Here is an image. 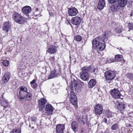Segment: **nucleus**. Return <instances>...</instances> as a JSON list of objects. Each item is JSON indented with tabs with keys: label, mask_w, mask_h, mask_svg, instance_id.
I'll return each mask as SVG.
<instances>
[{
	"label": "nucleus",
	"mask_w": 133,
	"mask_h": 133,
	"mask_svg": "<svg viewBox=\"0 0 133 133\" xmlns=\"http://www.w3.org/2000/svg\"><path fill=\"white\" fill-rule=\"evenodd\" d=\"M126 76L129 79L133 81V74L131 73H128L126 74Z\"/></svg>",
	"instance_id": "obj_34"
},
{
	"label": "nucleus",
	"mask_w": 133,
	"mask_h": 133,
	"mask_svg": "<svg viewBox=\"0 0 133 133\" xmlns=\"http://www.w3.org/2000/svg\"><path fill=\"white\" fill-rule=\"evenodd\" d=\"M122 27H121L119 26L117 27L115 29V31L117 33L119 34L121 33L122 32Z\"/></svg>",
	"instance_id": "obj_36"
},
{
	"label": "nucleus",
	"mask_w": 133,
	"mask_h": 133,
	"mask_svg": "<svg viewBox=\"0 0 133 133\" xmlns=\"http://www.w3.org/2000/svg\"><path fill=\"white\" fill-rule=\"evenodd\" d=\"M65 22L66 23V24H67V25L69 24L70 25H71V24H70V22L68 20H66L65 21Z\"/></svg>",
	"instance_id": "obj_44"
},
{
	"label": "nucleus",
	"mask_w": 133,
	"mask_h": 133,
	"mask_svg": "<svg viewBox=\"0 0 133 133\" xmlns=\"http://www.w3.org/2000/svg\"><path fill=\"white\" fill-rule=\"evenodd\" d=\"M90 70V72L91 73H94V74H96L97 72V69L94 66H91V68Z\"/></svg>",
	"instance_id": "obj_33"
},
{
	"label": "nucleus",
	"mask_w": 133,
	"mask_h": 133,
	"mask_svg": "<svg viewBox=\"0 0 133 133\" xmlns=\"http://www.w3.org/2000/svg\"><path fill=\"white\" fill-rule=\"evenodd\" d=\"M99 39L98 37L94 39L92 42V45L93 47L98 48L99 51H102L105 48V45L104 43L100 42Z\"/></svg>",
	"instance_id": "obj_5"
},
{
	"label": "nucleus",
	"mask_w": 133,
	"mask_h": 133,
	"mask_svg": "<svg viewBox=\"0 0 133 133\" xmlns=\"http://www.w3.org/2000/svg\"><path fill=\"white\" fill-rule=\"evenodd\" d=\"M105 115L108 118H111L112 117V113L109 110L106 111L105 112Z\"/></svg>",
	"instance_id": "obj_31"
},
{
	"label": "nucleus",
	"mask_w": 133,
	"mask_h": 133,
	"mask_svg": "<svg viewBox=\"0 0 133 133\" xmlns=\"http://www.w3.org/2000/svg\"><path fill=\"white\" fill-rule=\"evenodd\" d=\"M105 5V0H99V1L97 8L99 10L102 9Z\"/></svg>",
	"instance_id": "obj_22"
},
{
	"label": "nucleus",
	"mask_w": 133,
	"mask_h": 133,
	"mask_svg": "<svg viewBox=\"0 0 133 133\" xmlns=\"http://www.w3.org/2000/svg\"><path fill=\"white\" fill-rule=\"evenodd\" d=\"M110 32L109 31L107 30L103 33L101 37V40L103 42L105 43L107 41L109 37Z\"/></svg>",
	"instance_id": "obj_12"
},
{
	"label": "nucleus",
	"mask_w": 133,
	"mask_h": 133,
	"mask_svg": "<svg viewBox=\"0 0 133 133\" xmlns=\"http://www.w3.org/2000/svg\"><path fill=\"white\" fill-rule=\"evenodd\" d=\"M72 87L70 88L71 91L70 94V100L71 103L74 106L76 107L77 106V98L76 94L73 91V88Z\"/></svg>",
	"instance_id": "obj_7"
},
{
	"label": "nucleus",
	"mask_w": 133,
	"mask_h": 133,
	"mask_svg": "<svg viewBox=\"0 0 133 133\" xmlns=\"http://www.w3.org/2000/svg\"><path fill=\"white\" fill-rule=\"evenodd\" d=\"M110 93L112 97L115 99L120 98L122 95L119 91L115 88L110 90Z\"/></svg>",
	"instance_id": "obj_8"
},
{
	"label": "nucleus",
	"mask_w": 133,
	"mask_h": 133,
	"mask_svg": "<svg viewBox=\"0 0 133 133\" xmlns=\"http://www.w3.org/2000/svg\"><path fill=\"white\" fill-rule=\"evenodd\" d=\"M78 121L81 124L84 125L87 122V119L84 116L78 117L77 119Z\"/></svg>",
	"instance_id": "obj_25"
},
{
	"label": "nucleus",
	"mask_w": 133,
	"mask_h": 133,
	"mask_svg": "<svg viewBox=\"0 0 133 133\" xmlns=\"http://www.w3.org/2000/svg\"><path fill=\"white\" fill-rule=\"evenodd\" d=\"M10 74L8 73H5L4 74L2 78V81L5 83H7L9 81L10 77Z\"/></svg>",
	"instance_id": "obj_24"
},
{
	"label": "nucleus",
	"mask_w": 133,
	"mask_h": 133,
	"mask_svg": "<svg viewBox=\"0 0 133 133\" xmlns=\"http://www.w3.org/2000/svg\"><path fill=\"white\" fill-rule=\"evenodd\" d=\"M117 2V0H108L109 3L112 5L116 3Z\"/></svg>",
	"instance_id": "obj_40"
},
{
	"label": "nucleus",
	"mask_w": 133,
	"mask_h": 133,
	"mask_svg": "<svg viewBox=\"0 0 133 133\" xmlns=\"http://www.w3.org/2000/svg\"><path fill=\"white\" fill-rule=\"evenodd\" d=\"M116 102L118 104L117 106L118 110L122 113L124 111L126 105L122 102H119L118 101H117Z\"/></svg>",
	"instance_id": "obj_15"
},
{
	"label": "nucleus",
	"mask_w": 133,
	"mask_h": 133,
	"mask_svg": "<svg viewBox=\"0 0 133 133\" xmlns=\"http://www.w3.org/2000/svg\"><path fill=\"white\" fill-rule=\"evenodd\" d=\"M27 89L25 86H21L19 87L18 90L17 97L20 101L23 99L30 101L32 98V94L27 92Z\"/></svg>",
	"instance_id": "obj_1"
},
{
	"label": "nucleus",
	"mask_w": 133,
	"mask_h": 133,
	"mask_svg": "<svg viewBox=\"0 0 133 133\" xmlns=\"http://www.w3.org/2000/svg\"><path fill=\"white\" fill-rule=\"evenodd\" d=\"M37 84H35L33 85L32 88L33 89H36L37 88Z\"/></svg>",
	"instance_id": "obj_43"
},
{
	"label": "nucleus",
	"mask_w": 133,
	"mask_h": 133,
	"mask_svg": "<svg viewBox=\"0 0 133 133\" xmlns=\"http://www.w3.org/2000/svg\"><path fill=\"white\" fill-rule=\"evenodd\" d=\"M21 130L13 129L10 132V133H21Z\"/></svg>",
	"instance_id": "obj_35"
},
{
	"label": "nucleus",
	"mask_w": 133,
	"mask_h": 133,
	"mask_svg": "<svg viewBox=\"0 0 133 133\" xmlns=\"http://www.w3.org/2000/svg\"><path fill=\"white\" fill-rule=\"evenodd\" d=\"M55 60V56L50 57L49 58V60L52 63L54 62Z\"/></svg>",
	"instance_id": "obj_41"
},
{
	"label": "nucleus",
	"mask_w": 133,
	"mask_h": 133,
	"mask_svg": "<svg viewBox=\"0 0 133 133\" xmlns=\"http://www.w3.org/2000/svg\"><path fill=\"white\" fill-rule=\"evenodd\" d=\"M132 15V14H131L130 15V16H131Z\"/></svg>",
	"instance_id": "obj_48"
},
{
	"label": "nucleus",
	"mask_w": 133,
	"mask_h": 133,
	"mask_svg": "<svg viewBox=\"0 0 133 133\" xmlns=\"http://www.w3.org/2000/svg\"><path fill=\"white\" fill-rule=\"evenodd\" d=\"M104 122L106 123H107V119L106 118H104Z\"/></svg>",
	"instance_id": "obj_46"
},
{
	"label": "nucleus",
	"mask_w": 133,
	"mask_h": 133,
	"mask_svg": "<svg viewBox=\"0 0 133 133\" xmlns=\"http://www.w3.org/2000/svg\"><path fill=\"white\" fill-rule=\"evenodd\" d=\"M96 81L94 79H92L90 80L89 81L88 86L89 88H93L96 84Z\"/></svg>",
	"instance_id": "obj_23"
},
{
	"label": "nucleus",
	"mask_w": 133,
	"mask_h": 133,
	"mask_svg": "<svg viewBox=\"0 0 133 133\" xmlns=\"http://www.w3.org/2000/svg\"><path fill=\"white\" fill-rule=\"evenodd\" d=\"M31 119L32 121L34 122L36 121L37 119V118L35 116L32 117Z\"/></svg>",
	"instance_id": "obj_42"
},
{
	"label": "nucleus",
	"mask_w": 133,
	"mask_h": 133,
	"mask_svg": "<svg viewBox=\"0 0 133 133\" xmlns=\"http://www.w3.org/2000/svg\"><path fill=\"white\" fill-rule=\"evenodd\" d=\"M47 100L44 98H42L38 101V106L39 110L41 111L44 109Z\"/></svg>",
	"instance_id": "obj_9"
},
{
	"label": "nucleus",
	"mask_w": 133,
	"mask_h": 133,
	"mask_svg": "<svg viewBox=\"0 0 133 133\" xmlns=\"http://www.w3.org/2000/svg\"><path fill=\"white\" fill-rule=\"evenodd\" d=\"M71 128L73 131L76 132L77 131L78 125L77 123L75 121H73L71 123Z\"/></svg>",
	"instance_id": "obj_26"
},
{
	"label": "nucleus",
	"mask_w": 133,
	"mask_h": 133,
	"mask_svg": "<svg viewBox=\"0 0 133 133\" xmlns=\"http://www.w3.org/2000/svg\"><path fill=\"white\" fill-rule=\"evenodd\" d=\"M58 47V45H51L48 47L47 51L50 54H54L56 52Z\"/></svg>",
	"instance_id": "obj_13"
},
{
	"label": "nucleus",
	"mask_w": 133,
	"mask_h": 133,
	"mask_svg": "<svg viewBox=\"0 0 133 133\" xmlns=\"http://www.w3.org/2000/svg\"><path fill=\"white\" fill-rule=\"evenodd\" d=\"M89 74L88 73L85 72L81 71L80 73V77L83 80L87 81L89 78Z\"/></svg>",
	"instance_id": "obj_19"
},
{
	"label": "nucleus",
	"mask_w": 133,
	"mask_h": 133,
	"mask_svg": "<svg viewBox=\"0 0 133 133\" xmlns=\"http://www.w3.org/2000/svg\"><path fill=\"white\" fill-rule=\"evenodd\" d=\"M95 114L96 115H100L103 110V107L101 104H98L94 107Z\"/></svg>",
	"instance_id": "obj_10"
},
{
	"label": "nucleus",
	"mask_w": 133,
	"mask_h": 133,
	"mask_svg": "<svg viewBox=\"0 0 133 133\" xmlns=\"http://www.w3.org/2000/svg\"><path fill=\"white\" fill-rule=\"evenodd\" d=\"M118 124L116 123L114 124L111 127V129L112 130H116L118 128Z\"/></svg>",
	"instance_id": "obj_38"
},
{
	"label": "nucleus",
	"mask_w": 133,
	"mask_h": 133,
	"mask_svg": "<svg viewBox=\"0 0 133 133\" xmlns=\"http://www.w3.org/2000/svg\"><path fill=\"white\" fill-rule=\"evenodd\" d=\"M115 58L116 61L117 62L121 61L123 63H125V61L123 59V57L122 55L118 54L115 56Z\"/></svg>",
	"instance_id": "obj_21"
},
{
	"label": "nucleus",
	"mask_w": 133,
	"mask_h": 133,
	"mask_svg": "<svg viewBox=\"0 0 133 133\" xmlns=\"http://www.w3.org/2000/svg\"><path fill=\"white\" fill-rule=\"evenodd\" d=\"M54 109L51 104H46L45 108L46 115L49 116L52 115Z\"/></svg>",
	"instance_id": "obj_11"
},
{
	"label": "nucleus",
	"mask_w": 133,
	"mask_h": 133,
	"mask_svg": "<svg viewBox=\"0 0 133 133\" xmlns=\"http://www.w3.org/2000/svg\"><path fill=\"white\" fill-rule=\"evenodd\" d=\"M74 40L77 42H80L82 40V37L79 35H76L74 36Z\"/></svg>",
	"instance_id": "obj_29"
},
{
	"label": "nucleus",
	"mask_w": 133,
	"mask_h": 133,
	"mask_svg": "<svg viewBox=\"0 0 133 133\" xmlns=\"http://www.w3.org/2000/svg\"><path fill=\"white\" fill-rule=\"evenodd\" d=\"M32 11L31 8L29 6H25L23 7L21 9L22 12L26 15H28Z\"/></svg>",
	"instance_id": "obj_14"
},
{
	"label": "nucleus",
	"mask_w": 133,
	"mask_h": 133,
	"mask_svg": "<svg viewBox=\"0 0 133 133\" xmlns=\"http://www.w3.org/2000/svg\"><path fill=\"white\" fill-rule=\"evenodd\" d=\"M78 10L75 7H72L69 9L68 13L69 15L71 16H76L78 13Z\"/></svg>",
	"instance_id": "obj_18"
},
{
	"label": "nucleus",
	"mask_w": 133,
	"mask_h": 133,
	"mask_svg": "<svg viewBox=\"0 0 133 133\" xmlns=\"http://www.w3.org/2000/svg\"><path fill=\"white\" fill-rule=\"evenodd\" d=\"M105 81L106 83H110L116 77V74L114 71L109 70L105 71L104 73Z\"/></svg>",
	"instance_id": "obj_4"
},
{
	"label": "nucleus",
	"mask_w": 133,
	"mask_h": 133,
	"mask_svg": "<svg viewBox=\"0 0 133 133\" xmlns=\"http://www.w3.org/2000/svg\"><path fill=\"white\" fill-rule=\"evenodd\" d=\"M11 25L9 21L5 22L3 24V30L5 31V32L8 33L9 30L10 29Z\"/></svg>",
	"instance_id": "obj_20"
},
{
	"label": "nucleus",
	"mask_w": 133,
	"mask_h": 133,
	"mask_svg": "<svg viewBox=\"0 0 133 133\" xmlns=\"http://www.w3.org/2000/svg\"><path fill=\"white\" fill-rule=\"evenodd\" d=\"M79 83L77 80H74L73 83H72L74 86L75 89H77V88H78V85Z\"/></svg>",
	"instance_id": "obj_32"
},
{
	"label": "nucleus",
	"mask_w": 133,
	"mask_h": 133,
	"mask_svg": "<svg viewBox=\"0 0 133 133\" xmlns=\"http://www.w3.org/2000/svg\"><path fill=\"white\" fill-rule=\"evenodd\" d=\"M56 71L55 70H54L51 73L49 77V78H52L55 77L57 75Z\"/></svg>",
	"instance_id": "obj_30"
},
{
	"label": "nucleus",
	"mask_w": 133,
	"mask_h": 133,
	"mask_svg": "<svg viewBox=\"0 0 133 133\" xmlns=\"http://www.w3.org/2000/svg\"><path fill=\"white\" fill-rule=\"evenodd\" d=\"M65 129V125L60 124L56 125V133H63Z\"/></svg>",
	"instance_id": "obj_17"
},
{
	"label": "nucleus",
	"mask_w": 133,
	"mask_h": 133,
	"mask_svg": "<svg viewBox=\"0 0 133 133\" xmlns=\"http://www.w3.org/2000/svg\"><path fill=\"white\" fill-rule=\"evenodd\" d=\"M36 82V80L35 79H33L32 81H31L30 83V84H35Z\"/></svg>",
	"instance_id": "obj_45"
},
{
	"label": "nucleus",
	"mask_w": 133,
	"mask_h": 133,
	"mask_svg": "<svg viewBox=\"0 0 133 133\" xmlns=\"http://www.w3.org/2000/svg\"><path fill=\"white\" fill-rule=\"evenodd\" d=\"M81 22V18L78 16H76L73 17L71 20V23L74 25L77 26L79 25Z\"/></svg>",
	"instance_id": "obj_16"
},
{
	"label": "nucleus",
	"mask_w": 133,
	"mask_h": 133,
	"mask_svg": "<svg viewBox=\"0 0 133 133\" xmlns=\"http://www.w3.org/2000/svg\"><path fill=\"white\" fill-rule=\"evenodd\" d=\"M128 0H117V3H116L109 6V10L113 13H115L120 8L125 6L127 3Z\"/></svg>",
	"instance_id": "obj_2"
},
{
	"label": "nucleus",
	"mask_w": 133,
	"mask_h": 133,
	"mask_svg": "<svg viewBox=\"0 0 133 133\" xmlns=\"http://www.w3.org/2000/svg\"><path fill=\"white\" fill-rule=\"evenodd\" d=\"M91 68V66H85L83 67L82 69V71L88 73L90 72V70Z\"/></svg>",
	"instance_id": "obj_28"
},
{
	"label": "nucleus",
	"mask_w": 133,
	"mask_h": 133,
	"mask_svg": "<svg viewBox=\"0 0 133 133\" xmlns=\"http://www.w3.org/2000/svg\"><path fill=\"white\" fill-rule=\"evenodd\" d=\"M128 28L130 30H133V23L129 22L128 24Z\"/></svg>",
	"instance_id": "obj_39"
},
{
	"label": "nucleus",
	"mask_w": 133,
	"mask_h": 133,
	"mask_svg": "<svg viewBox=\"0 0 133 133\" xmlns=\"http://www.w3.org/2000/svg\"><path fill=\"white\" fill-rule=\"evenodd\" d=\"M12 18L16 22L20 24H24L25 22V18L21 14L16 12H14L12 15Z\"/></svg>",
	"instance_id": "obj_3"
},
{
	"label": "nucleus",
	"mask_w": 133,
	"mask_h": 133,
	"mask_svg": "<svg viewBox=\"0 0 133 133\" xmlns=\"http://www.w3.org/2000/svg\"><path fill=\"white\" fill-rule=\"evenodd\" d=\"M9 64V62L8 60H4L2 62L3 65L4 66H8Z\"/></svg>",
	"instance_id": "obj_37"
},
{
	"label": "nucleus",
	"mask_w": 133,
	"mask_h": 133,
	"mask_svg": "<svg viewBox=\"0 0 133 133\" xmlns=\"http://www.w3.org/2000/svg\"><path fill=\"white\" fill-rule=\"evenodd\" d=\"M35 10L36 11H38L39 10V9H38V8H36Z\"/></svg>",
	"instance_id": "obj_47"
},
{
	"label": "nucleus",
	"mask_w": 133,
	"mask_h": 133,
	"mask_svg": "<svg viewBox=\"0 0 133 133\" xmlns=\"http://www.w3.org/2000/svg\"><path fill=\"white\" fill-rule=\"evenodd\" d=\"M99 39L98 37L94 39L92 42V45L93 47L98 48L99 51H102L105 48V45L104 43L100 42Z\"/></svg>",
	"instance_id": "obj_6"
},
{
	"label": "nucleus",
	"mask_w": 133,
	"mask_h": 133,
	"mask_svg": "<svg viewBox=\"0 0 133 133\" xmlns=\"http://www.w3.org/2000/svg\"><path fill=\"white\" fill-rule=\"evenodd\" d=\"M0 104L2 106L4 107V109L8 107L9 106V104L7 100L3 99L1 101Z\"/></svg>",
	"instance_id": "obj_27"
}]
</instances>
